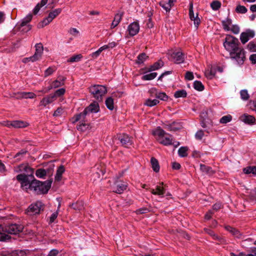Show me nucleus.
<instances>
[{"label": "nucleus", "mask_w": 256, "mask_h": 256, "mask_svg": "<svg viewBox=\"0 0 256 256\" xmlns=\"http://www.w3.org/2000/svg\"><path fill=\"white\" fill-rule=\"evenodd\" d=\"M18 168V170H16L18 172L24 171L27 173V174H18L16 176V180L20 182L21 186L26 192H28V190H31V181L29 180V178H34L32 174L34 170L30 168L28 164H20Z\"/></svg>", "instance_id": "obj_1"}, {"label": "nucleus", "mask_w": 256, "mask_h": 256, "mask_svg": "<svg viewBox=\"0 0 256 256\" xmlns=\"http://www.w3.org/2000/svg\"><path fill=\"white\" fill-rule=\"evenodd\" d=\"M52 180H48L44 182L36 179L31 180V190L36 194H46L51 187Z\"/></svg>", "instance_id": "obj_2"}, {"label": "nucleus", "mask_w": 256, "mask_h": 256, "mask_svg": "<svg viewBox=\"0 0 256 256\" xmlns=\"http://www.w3.org/2000/svg\"><path fill=\"white\" fill-rule=\"evenodd\" d=\"M89 92L98 102L102 101V98L107 92L106 86L102 85L95 84L88 88Z\"/></svg>", "instance_id": "obj_3"}, {"label": "nucleus", "mask_w": 256, "mask_h": 256, "mask_svg": "<svg viewBox=\"0 0 256 256\" xmlns=\"http://www.w3.org/2000/svg\"><path fill=\"white\" fill-rule=\"evenodd\" d=\"M223 44L225 49L229 52L240 47V43L236 37L230 34L226 36Z\"/></svg>", "instance_id": "obj_4"}, {"label": "nucleus", "mask_w": 256, "mask_h": 256, "mask_svg": "<svg viewBox=\"0 0 256 256\" xmlns=\"http://www.w3.org/2000/svg\"><path fill=\"white\" fill-rule=\"evenodd\" d=\"M230 57L234 60L239 64H242L246 60L245 51L242 47H239L230 52Z\"/></svg>", "instance_id": "obj_5"}, {"label": "nucleus", "mask_w": 256, "mask_h": 256, "mask_svg": "<svg viewBox=\"0 0 256 256\" xmlns=\"http://www.w3.org/2000/svg\"><path fill=\"white\" fill-rule=\"evenodd\" d=\"M44 208V205L40 201H36L30 204L26 210L28 214L32 216L38 214L42 212Z\"/></svg>", "instance_id": "obj_6"}, {"label": "nucleus", "mask_w": 256, "mask_h": 256, "mask_svg": "<svg viewBox=\"0 0 256 256\" xmlns=\"http://www.w3.org/2000/svg\"><path fill=\"white\" fill-rule=\"evenodd\" d=\"M32 15L29 14L26 17L22 19L20 24L16 25L17 28L20 31L26 32L30 30L32 26L28 24L32 20Z\"/></svg>", "instance_id": "obj_7"}, {"label": "nucleus", "mask_w": 256, "mask_h": 256, "mask_svg": "<svg viewBox=\"0 0 256 256\" xmlns=\"http://www.w3.org/2000/svg\"><path fill=\"white\" fill-rule=\"evenodd\" d=\"M32 15L29 14L26 17L22 19L20 24L16 25L17 28L20 31L26 32L30 30L32 26L28 24L32 20Z\"/></svg>", "instance_id": "obj_8"}, {"label": "nucleus", "mask_w": 256, "mask_h": 256, "mask_svg": "<svg viewBox=\"0 0 256 256\" xmlns=\"http://www.w3.org/2000/svg\"><path fill=\"white\" fill-rule=\"evenodd\" d=\"M62 12V9L58 8L50 12L47 18H44L40 23L38 24V28H43L48 24L52 20L59 15Z\"/></svg>", "instance_id": "obj_9"}, {"label": "nucleus", "mask_w": 256, "mask_h": 256, "mask_svg": "<svg viewBox=\"0 0 256 256\" xmlns=\"http://www.w3.org/2000/svg\"><path fill=\"white\" fill-rule=\"evenodd\" d=\"M24 228L22 224H12L5 226V232L10 234H16L22 232Z\"/></svg>", "instance_id": "obj_10"}, {"label": "nucleus", "mask_w": 256, "mask_h": 256, "mask_svg": "<svg viewBox=\"0 0 256 256\" xmlns=\"http://www.w3.org/2000/svg\"><path fill=\"white\" fill-rule=\"evenodd\" d=\"M118 140L124 148H129L132 144V137L129 136L128 134L123 133L118 136Z\"/></svg>", "instance_id": "obj_11"}, {"label": "nucleus", "mask_w": 256, "mask_h": 256, "mask_svg": "<svg viewBox=\"0 0 256 256\" xmlns=\"http://www.w3.org/2000/svg\"><path fill=\"white\" fill-rule=\"evenodd\" d=\"M184 54L181 51L173 52L169 58V60L175 64H182L184 61Z\"/></svg>", "instance_id": "obj_12"}, {"label": "nucleus", "mask_w": 256, "mask_h": 256, "mask_svg": "<svg viewBox=\"0 0 256 256\" xmlns=\"http://www.w3.org/2000/svg\"><path fill=\"white\" fill-rule=\"evenodd\" d=\"M140 25L138 21L131 23L128 27V32L130 36H134L137 34L140 31Z\"/></svg>", "instance_id": "obj_13"}, {"label": "nucleus", "mask_w": 256, "mask_h": 256, "mask_svg": "<svg viewBox=\"0 0 256 256\" xmlns=\"http://www.w3.org/2000/svg\"><path fill=\"white\" fill-rule=\"evenodd\" d=\"M35 47L36 52L34 55L28 58L32 62H34L38 60L41 57L44 50L43 46L40 43L36 44Z\"/></svg>", "instance_id": "obj_14"}, {"label": "nucleus", "mask_w": 256, "mask_h": 256, "mask_svg": "<svg viewBox=\"0 0 256 256\" xmlns=\"http://www.w3.org/2000/svg\"><path fill=\"white\" fill-rule=\"evenodd\" d=\"M59 80H56L53 81L48 87V90H50L52 88H56L64 84L66 78L64 76H58Z\"/></svg>", "instance_id": "obj_15"}, {"label": "nucleus", "mask_w": 256, "mask_h": 256, "mask_svg": "<svg viewBox=\"0 0 256 256\" xmlns=\"http://www.w3.org/2000/svg\"><path fill=\"white\" fill-rule=\"evenodd\" d=\"M164 128L169 131H176L182 128V126L180 123L176 122H174L172 123H168V122H166L164 124Z\"/></svg>", "instance_id": "obj_16"}, {"label": "nucleus", "mask_w": 256, "mask_h": 256, "mask_svg": "<svg viewBox=\"0 0 256 256\" xmlns=\"http://www.w3.org/2000/svg\"><path fill=\"white\" fill-rule=\"evenodd\" d=\"M28 123L22 120L7 121L6 126H12L14 128H24L28 126Z\"/></svg>", "instance_id": "obj_17"}, {"label": "nucleus", "mask_w": 256, "mask_h": 256, "mask_svg": "<svg viewBox=\"0 0 256 256\" xmlns=\"http://www.w3.org/2000/svg\"><path fill=\"white\" fill-rule=\"evenodd\" d=\"M88 112H85V110H84L80 114L74 115L72 118V122L74 124L78 121H80V123L82 122H87V120H86V116Z\"/></svg>", "instance_id": "obj_18"}, {"label": "nucleus", "mask_w": 256, "mask_h": 256, "mask_svg": "<svg viewBox=\"0 0 256 256\" xmlns=\"http://www.w3.org/2000/svg\"><path fill=\"white\" fill-rule=\"evenodd\" d=\"M56 99L52 94L44 96L40 102V106H46L47 105L53 102Z\"/></svg>", "instance_id": "obj_19"}, {"label": "nucleus", "mask_w": 256, "mask_h": 256, "mask_svg": "<svg viewBox=\"0 0 256 256\" xmlns=\"http://www.w3.org/2000/svg\"><path fill=\"white\" fill-rule=\"evenodd\" d=\"M115 186L114 188L113 192L117 194H122L127 188V185L124 182H117L114 184Z\"/></svg>", "instance_id": "obj_20"}, {"label": "nucleus", "mask_w": 256, "mask_h": 256, "mask_svg": "<svg viewBox=\"0 0 256 256\" xmlns=\"http://www.w3.org/2000/svg\"><path fill=\"white\" fill-rule=\"evenodd\" d=\"M124 14V12H122L116 14L114 17V20H113L112 24H111V28H114L119 23L121 22L122 17Z\"/></svg>", "instance_id": "obj_21"}, {"label": "nucleus", "mask_w": 256, "mask_h": 256, "mask_svg": "<svg viewBox=\"0 0 256 256\" xmlns=\"http://www.w3.org/2000/svg\"><path fill=\"white\" fill-rule=\"evenodd\" d=\"M85 112H97L100 110L99 104L96 102H94L90 104L84 109Z\"/></svg>", "instance_id": "obj_22"}, {"label": "nucleus", "mask_w": 256, "mask_h": 256, "mask_svg": "<svg viewBox=\"0 0 256 256\" xmlns=\"http://www.w3.org/2000/svg\"><path fill=\"white\" fill-rule=\"evenodd\" d=\"M200 170L209 176H212L216 173V171L210 166L204 164H200Z\"/></svg>", "instance_id": "obj_23"}, {"label": "nucleus", "mask_w": 256, "mask_h": 256, "mask_svg": "<svg viewBox=\"0 0 256 256\" xmlns=\"http://www.w3.org/2000/svg\"><path fill=\"white\" fill-rule=\"evenodd\" d=\"M226 230L230 232L233 236L240 238L242 236V234L236 228L230 226H224Z\"/></svg>", "instance_id": "obj_24"}, {"label": "nucleus", "mask_w": 256, "mask_h": 256, "mask_svg": "<svg viewBox=\"0 0 256 256\" xmlns=\"http://www.w3.org/2000/svg\"><path fill=\"white\" fill-rule=\"evenodd\" d=\"M70 206L76 211L80 212L84 208V204L82 200H78L76 202L70 204Z\"/></svg>", "instance_id": "obj_25"}, {"label": "nucleus", "mask_w": 256, "mask_h": 256, "mask_svg": "<svg viewBox=\"0 0 256 256\" xmlns=\"http://www.w3.org/2000/svg\"><path fill=\"white\" fill-rule=\"evenodd\" d=\"M168 136L165 137L164 138L158 140L159 142L164 146H170L172 144V136L167 134Z\"/></svg>", "instance_id": "obj_26"}, {"label": "nucleus", "mask_w": 256, "mask_h": 256, "mask_svg": "<svg viewBox=\"0 0 256 256\" xmlns=\"http://www.w3.org/2000/svg\"><path fill=\"white\" fill-rule=\"evenodd\" d=\"M11 238L10 236L6 234L5 232V227L4 228L0 224V241L4 242L10 240Z\"/></svg>", "instance_id": "obj_27"}, {"label": "nucleus", "mask_w": 256, "mask_h": 256, "mask_svg": "<svg viewBox=\"0 0 256 256\" xmlns=\"http://www.w3.org/2000/svg\"><path fill=\"white\" fill-rule=\"evenodd\" d=\"M242 117V120L246 124H252L255 123L256 118L252 116L248 115L247 114H244Z\"/></svg>", "instance_id": "obj_28"}, {"label": "nucleus", "mask_w": 256, "mask_h": 256, "mask_svg": "<svg viewBox=\"0 0 256 256\" xmlns=\"http://www.w3.org/2000/svg\"><path fill=\"white\" fill-rule=\"evenodd\" d=\"M150 164L154 172H158L160 171V166L157 159L154 157H152L150 159Z\"/></svg>", "instance_id": "obj_29"}, {"label": "nucleus", "mask_w": 256, "mask_h": 256, "mask_svg": "<svg viewBox=\"0 0 256 256\" xmlns=\"http://www.w3.org/2000/svg\"><path fill=\"white\" fill-rule=\"evenodd\" d=\"M65 171V168L64 166L61 165L60 166L57 170L55 176V180L56 181H60L62 178V175Z\"/></svg>", "instance_id": "obj_30"}, {"label": "nucleus", "mask_w": 256, "mask_h": 256, "mask_svg": "<svg viewBox=\"0 0 256 256\" xmlns=\"http://www.w3.org/2000/svg\"><path fill=\"white\" fill-rule=\"evenodd\" d=\"M151 193L154 195H162L165 193V189L163 186H157L156 190L154 189L151 190Z\"/></svg>", "instance_id": "obj_31"}, {"label": "nucleus", "mask_w": 256, "mask_h": 256, "mask_svg": "<svg viewBox=\"0 0 256 256\" xmlns=\"http://www.w3.org/2000/svg\"><path fill=\"white\" fill-rule=\"evenodd\" d=\"M48 2V0H41V2L38 3L34 7L33 10L34 14L36 15L40 9L47 4Z\"/></svg>", "instance_id": "obj_32"}, {"label": "nucleus", "mask_w": 256, "mask_h": 256, "mask_svg": "<svg viewBox=\"0 0 256 256\" xmlns=\"http://www.w3.org/2000/svg\"><path fill=\"white\" fill-rule=\"evenodd\" d=\"M164 66V62L162 60H159L154 62L152 65L150 66V70H156L160 69Z\"/></svg>", "instance_id": "obj_33"}, {"label": "nucleus", "mask_w": 256, "mask_h": 256, "mask_svg": "<svg viewBox=\"0 0 256 256\" xmlns=\"http://www.w3.org/2000/svg\"><path fill=\"white\" fill-rule=\"evenodd\" d=\"M222 24L223 28L224 30H226V31L230 30V26L232 24V20L230 18H227L226 20H222Z\"/></svg>", "instance_id": "obj_34"}, {"label": "nucleus", "mask_w": 256, "mask_h": 256, "mask_svg": "<svg viewBox=\"0 0 256 256\" xmlns=\"http://www.w3.org/2000/svg\"><path fill=\"white\" fill-rule=\"evenodd\" d=\"M148 58V56L146 53L143 52L140 54L136 60V63L137 64H141L146 60Z\"/></svg>", "instance_id": "obj_35"}, {"label": "nucleus", "mask_w": 256, "mask_h": 256, "mask_svg": "<svg viewBox=\"0 0 256 256\" xmlns=\"http://www.w3.org/2000/svg\"><path fill=\"white\" fill-rule=\"evenodd\" d=\"M152 134L155 136H158L160 138H162L164 135L166 134L164 130L160 127H158L156 130L152 132Z\"/></svg>", "instance_id": "obj_36"}, {"label": "nucleus", "mask_w": 256, "mask_h": 256, "mask_svg": "<svg viewBox=\"0 0 256 256\" xmlns=\"http://www.w3.org/2000/svg\"><path fill=\"white\" fill-rule=\"evenodd\" d=\"M187 96V92L184 90H181L176 91L174 94V96L176 98H186Z\"/></svg>", "instance_id": "obj_37"}, {"label": "nucleus", "mask_w": 256, "mask_h": 256, "mask_svg": "<svg viewBox=\"0 0 256 256\" xmlns=\"http://www.w3.org/2000/svg\"><path fill=\"white\" fill-rule=\"evenodd\" d=\"M243 172L246 174H256V166H248L243 170Z\"/></svg>", "instance_id": "obj_38"}, {"label": "nucleus", "mask_w": 256, "mask_h": 256, "mask_svg": "<svg viewBox=\"0 0 256 256\" xmlns=\"http://www.w3.org/2000/svg\"><path fill=\"white\" fill-rule=\"evenodd\" d=\"M188 147H186V146L180 147L178 150V155L181 157H186L188 156Z\"/></svg>", "instance_id": "obj_39"}, {"label": "nucleus", "mask_w": 256, "mask_h": 256, "mask_svg": "<svg viewBox=\"0 0 256 256\" xmlns=\"http://www.w3.org/2000/svg\"><path fill=\"white\" fill-rule=\"evenodd\" d=\"M157 76L156 72H152L149 74L144 75L142 79L144 80H150L154 79Z\"/></svg>", "instance_id": "obj_40"}, {"label": "nucleus", "mask_w": 256, "mask_h": 256, "mask_svg": "<svg viewBox=\"0 0 256 256\" xmlns=\"http://www.w3.org/2000/svg\"><path fill=\"white\" fill-rule=\"evenodd\" d=\"M106 107L110 110H114V99L112 97L108 98L106 100Z\"/></svg>", "instance_id": "obj_41"}, {"label": "nucleus", "mask_w": 256, "mask_h": 256, "mask_svg": "<svg viewBox=\"0 0 256 256\" xmlns=\"http://www.w3.org/2000/svg\"><path fill=\"white\" fill-rule=\"evenodd\" d=\"M4 255V256H26L25 253L22 250H14Z\"/></svg>", "instance_id": "obj_42"}, {"label": "nucleus", "mask_w": 256, "mask_h": 256, "mask_svg": "<svg viewBox=\"0 0 256 256\" xmlns=\"http://www.w3.org/2000/svg\"><path fill=\"white\" fill-rule=\"evenodd\" d=\"M194 88L195 90L198 91H202L204 88V86L201 82L198 80H196L194 82Z\"/></svg>", "instance_id": "obj_43"}, {"label": "nucleus", "mask_w": 256, "mask_h": 256, "mask_svg": "<svg viewBox=\"0 0 256 256\" xmlns=\"http://www.w3.org/2000/svg\"><path fill=\"white\" fill-rule=\"evenodd\" d=\"M82 58V56L81 54L74 55L70 57L69 59H68L67 62H78L80 61Z\"/></svg>", "instance_id": "obj_44"}, {"label": "nucleus", "mask_w": 256, "mask_h": 256, "mask_svg": "<svg viewBox=\"0 0 256 256\" xmlns=\"http://www.w3.org/2000/svg\"><path fill=\"white\" fill-rule=\"evenodd\" d=\"M66 92V90L64 88H61L58 90H57L55 91V92L52 94L54 96V98L56 100L58 97H60L63 95Z\"/></svg>", "instance_id": "obj_45"}, {"label": "nucleus", "mask_w": 256, "mask_h": 256, "mask_svg": "<svg viewBox=\"0 0 256 256\" xmlns=\"http://www.w3.org/2000/svg\"><path fill=\"white\" fill-rule=\"evenodd\" d=\"M159 100L156 99H154L153 100H152L150 99H148L147 100H146L144 104L148 106L151 107L156 106L157 104L159 103Z\"/></svg>", "instance_id": "obj_46"}, {"label": "nucleus", "mask_w": 256, "mask_h": 256, "mask_svg": "<svg viewBox=\"0 0 256 256\" xmlns=\"http://www.w3.org/2000/svg\"><path fill=\"white\" fill-rule=\"evenodd\" d=\"M159 4L161 6L166 12L170 11L172 6L168 2H166L164 1H160L159 2Z\"/></svg>", "instance_id": "obj_47"}, {"label": "nucleus", "mask_w": 256, "mask_h": 256, "mask_svg": "<svg viewBox=\"0 0 256 256\" xmlns=\"http://www.w3.org/2000/svg\"><path fill=\"white\" fill-rule=\"evenodd\" d=\"M89 126V124L86 122H82L77 126V130L79 131L84 132L86 130Z\"/></svg>", "instance_id": "obj_48"}, {"label": "nucleus", "mask_w": 256, "mask_h": 256, "mask_svg": "<svg viewBox=\"0 0 256 256\" xmlns=\"http://www.w3.org/2000/svg\"><path fill=\"white\" fill-rule=\"evenodd\" d=\"M156 97L164 101H167L168 99V96L165 92L156 93Z\"/></svg>", "instance_id": "obj_49"}, {"label": "nucleus", "mask_w": 256, "mask_h": 256, "mask_svg": "<svg viewBox=\"0 0 256 256\" xmlns=\"http://www.w3.org/2000/svg\"><path fill=\"white\" fill-rule=\"evenodd\" d=\"M232 120V116L230 114L223 116L220 120L221 124H226Z\"/></svg>", "instance_id": "obj_50"}, {"label": "nucleus", "mask_w": 256, "mask_h": 256, "mask_svg": "<svg viewBox=\"0 0 256 256\" xmlns=\"http://www.w3.org/2000/svg\"><path fill=\"white\" fill-rule=\"evenodd\" d=\"M46 174V172L44 169L39 168L36 172V175L37 177L42 178H44Z\"/></svg>", "instance_id": "obj_51"}, {"label": "nucleus", "mask_w": 256, "mask_h": 256, "mask_svg": "<svg viewBox=\"0 0 256 256\" xmlns=\"http://www.w3.org/2000/svg\"><path fill=\"white\" fill-rule=\"evenodd\" d=\"M56 70V68L54 66L49 67L44 71V76L46 77L51 75Z\"/></svg>", "instance_id": "obj_52"}, {"label": "nucleus", "mask_w": 256, "mask_h": 256, "mask_svg": "<svg viewBox=\"0 0 256 256\" xmlns=\"http://www.w3.org/2000/svg\"><path fill=\"white\" fill-rule=\"evenodd\" d=\"M247 11L248 10L246 7L241 5L237 6L236 8V12L240 14H245L247 12Z\"/></svg>", "instance_id": "obj_53"}, {"label": "nucleus", "mask_w": 256, "mask_h": 256, "mask_svg": "<svg viewBox=\"0 0 256 256\" xmlns=\"http://www.w3.org/2000/svg\"><path fill=\"white\" fill-rule=\"evenodd\" d=\"M214 240H218V242L216 243L217 244H228V242H226V240L224 237L220 236H217Z\"/></svg>", "instance_id": "obj_54"}, {"label": "nucleus", "mask_w": 256, "mask_h": 256, "mask_svg": "<svg viewBox=\"0 0 256 256\" xmlns=\"http://www.w3.org/2000/svg\"><path fill=\"white\" fill-rule=\"evenodd\" d=\"M210 6L212 10H216L220 8L221 3L218 0H214L211 3Z\"/></svg>", "instance_id": "obj_55"}, {"label": "nucleus", "mask_w": 256, "mask_h": 256, "mask_svg": "<svg viewBox=\"0 0 256 256\" xmlns=\"http://www.w3.org/2000/svg\"><path fill=\"white\" fill-rule=\"evenodd\" d=\"M249 39L250 38H248V34L246 32H243L240 34V40L242 44H246V42H248Z\"/></svg>", "instance_id": "obj_56"}, {"label": "nucleus", "mask_w": 256, "mask_h": 256, "mask_svg": "<svg viewBox=\"0 0 256 256\" xmlns=\"http://www.w3.org/2000/svg\"><path fill=\"white\" fill-rule=\"evenodd\" d=\"M204 231L207 234L210 235V236H212L214 240L216 238V236H218V234H215L214 231H213L211 229H210L208 228H204Z\"/></svg>", "instance_id": "obj_57"}, {"label": "nucleus", "mask_w": 256, "mask_h": 256, "mask_svg": "<svg viewBox=\"0 0 256 256\" xmlns=\"http://www.w3.org/2000/svg\"><path fill=\"white\" fill-rule=\"evenodd\" d=\"M204 136V132L203 130H198L195 134V138L198 140H202Z\"/></svg>", "instance_id": "obj_58"}, {"label": "nucleus", "mask_w": 256, "mask_h": 256, "mask_svg": "<svg viewBox=\"0 0 256 256\" xmlns=\"http://www.w3.org/2000/svg\"><path fill=\"white\" fill-rule=\"evenodd\" d=\"M240 94L241 98L244 100H248L250 98L249 94H248L246 90H241Z\"/></svg>", "instance_id": "obj_59"}, {"label": "nucleus", "mask_w": 256, "mask_h": 256, "mask_svg": "<svg viewBox=\"0 0 256 256\" xmlns=\"http://www.w3.org/2000/svg\"><path fill=\"white\" fill-rule=\"evenodd\" d=\"M250 52H256V44L253 42H250L247 46Z\"/></svg>", "instance_id": "obj_60"}, {"label": "nucleus", "mask_w": 256, "mask_h": 256, "mask_svg": "<svg viewBox=\"0 0 256 256\" xmlns=\"http://www.w3.org/2000/svg\"><path fill=\"white\" fill-rule=\"evenodd\" d=\"M150 212L149 210L146 208H142L138 209L136 210L135 212L137 214H144L148 213Z\"/></svg>", "instance_id": "obj_61"}, {"label": "nucleus", "mask_w": 256, "mask_h": 256, "mask_svg": "<svg viewBox=\"0 0 256 256\" xmlns=\"http://www.w3.org/2000/svg\"><path fill=\"white\" fill-rule=\"evenodd\" d=\"M36 96V94L32 92H24V98H34Z\"/></svg>", "instance_id": "obj_62"}, {"label": "nucleus", "mask_w": 256, "mask_h": 256, "mask_svg": "<svg viewBox=\"0 0 256 256\" xmlns=\"http://www.w3.org/2000/svg\"><path fill=\"white\" fill-rule=\"evenodd\" d=\"M189 16L191 20H192L196 18L194 16V13L193 11V4L192 3H190L189 8Z\"/></svg>", "instance_id": "obj_63"}, {"label": "nucleus", "mask_w": 256, "mask_h": 256, "mask_svg": "<svg viewBox=\"0 0 256 256\" xmlns=\"http://www.w3.org/2000/svg\"><path fill=\"white\" fill-rule=\"evenodd\" d=\"M63 112V109L61 107L58 108L53 114V116L56 117L60 116Z\"/></svg>", "instance_id": "obj_64"}]
</instances>
